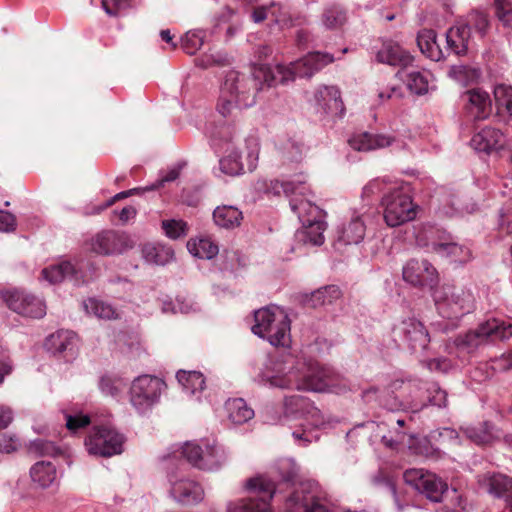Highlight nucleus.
Returning <instances> with one entry per match:
<instances>
[{
	"label": "nucleus",
	"mask_w": 512,
	"mask_h": 512,
	"mask_svg": "<svg viewBox=\"0 0 512 512\" xmlns=\"http://www.w3.org/2000/svg\"><path fill=\"white\" fill-rule=\"evenodd\" d=\"M258 381L281 389L336 392V376L332 371L291 354L270 360L258 375Z\"/></svg>",
	"instance_id": "1"
},
{
	"label": "nucleus",
	"mask_w": 512,
	"mask_h": 512,
	"mask_svg": "<svg viewBox=\"0 0 512 512\" xmlns=\"http://www.w3.org/2000/svg\"><path fill=\"white\" fill-rule=\"evenodd\" d=\"M259 90L255 73L249 76L230 70L220 86L216 109L223 117L231 116L237 110L254 105Z\"/></svg>",
	"instance_id": "2"
},
{
	"label": "nucleus",
	"mask_w": 512,
	"mask_h": 512,
	"mask_svg": "<svg viewBox=\"0 0 512 512\" xmlns=\"http://www.w3.org/2000/svg\"><path fill=\"white\" fill-rule=\"evenodd\" d=\"M280 186L284 194L290 198L291 210L298 216L302 225L308 223L312 229H315L316 235L311 238L312 242L317 246L323 244V232L326 229V224L321 220L319 207L306 198L311 194L306 183V177L299 175L296 179L282 181Z\"/></svg>",
	"instance_id": "3"
},
{
	"label": "nucleus",
	"mask_w": 512,
	"mask_h": 512,
	"mask_svg": "<svg viewBox=\"0 0 512 512\" xmlns=\"http://www.w3.org/2000/svg\"><path fill=\"white\" fill-rule=\"evenodd\" d=\"M512 336V324L499 319H490L481 323L475 330L457 336L447 348L452 354L456 350L457 356L474 352L479 346L497 340H506Z\"/></svg>",
	"instance_id": "4"
},
{
	"label": "nucleus",
	"mask_w": 512,
	"mask_h": 512,
	"mask_svg": "<svg viewBox=\"0 0 512 512\" xmlns=\"http://www.w3.org/2000/svg\"><path fill=\"white\" fill-rule=\"evenodd\" d=\"M252 332L267 339L273 346L286 347L290 344V320L280 307L272 305L259 309L254 314Z\"/></svg>",
	"instance_id": "5"
},
{
	"label": "nucleus",
	"mask_w": 512,
	"mask_h": 512,
	"mask_svg": "<svg viewBox=\"0 0 512 512\" xmlns=\"http://www.w3.org/2000/svg\"><path fill=\"white\" fill-rule=\"evenodd\" d=\"M434 301L443 318L459 320L475 308L473 293L461 286L443 285L434 292Z\"/></svg>",
	"instance_id": "6"
},
{
	"label": "nucleus",
	"mask_w": 512,
	"mask_h": 512,
	"mask_svg": "<svg viewBox=\"0 0 512 512\" xmlns=\"http://www.w3.org/2000/svg\"><path fill=\"white\" fill-rule=\"evenodd\" d=\"M383 215L386 224L398 227L416 218L417 205L404 187L393 186L382 197Z\"/></svg>",
	"instance_id": "7"
},
{
	"label": "nucleus",
	"mask_w": 512,
	"mask_h": 512,
	"mask_svg": "<svg viewBox=\"0 0 512 512\" xmlns=\"http://www.w3.org/2000/svg\"><path fill=\"white\" fill-rule=\"evenodd\" d=\"M246 488L257 493L258 496L228 502L227 512H271L270 500L275 493L274 482L260 475L250 478L246 483Z\"/></svg>",
	"instance_id": "8"
},
{
	"label": "nucleus",
	"mask_w": 512,
	"mask_h": 512,
	"mask_svg": "<svg viewBox=\"0 0 512 512\" xmlns=\"http://www.w3.org/2000/svg\"><path fill=\"white\" fill-rule=\"evenodd\" d=\"M182 454L192 466L204 471H216L227 460L224 448L209 441L202 444L187 442L182 448Z\"/></svg>",
	"instance_id": "9"
},
{
	"label": "nucleus",
	"mask_w": 512,
	"mask_h": 512,
	"mask_svg": "<svg viewBox=\"0 0 512 512\" xmlns=\"http://www.w3.org/2000/svg\"><path fill=\"white\" fill-rule=\"evenodd\" d=\"M124 436L110 426H96L85 440L89 454L111 457L123 452Z\"/></svg>",
	"instance_id": "10"
},
{
	"label": "nucleus",
	"mask_w": 512,
	"mask_h": 512,
	"mask_svg": "<svg viewBox=\"0 0 512 512\" xmlns=\"http://www.w3.org/2000/svg\"><path fill=\"white\" fill-rule=\"evenodd\" d=\"M317 489L314 482H301L286 499V512H329L318 497Z\"/></svg>",
	"instance_id": "11"
},
{
	"label": "nucleus",
	"mask_w": 512,
	"mask_h": 512,
	"mask_svg": "<svg viewBox=\"0 0 512 512\" xmlns=\"http://www.w3.org/2000/svg\"><path fill=\"white\" fill-rule=\"evenodd\" d=\"M392 334L395 342L414 352L425 350L430 342L427 329L415 318H407L397 323Z\"/></svg>",
	"instance_id": "12"
},
{
	"label": "nucleus",
	"mask_w": 512,
	"mask_h": 512,
	"mask_svg": "<svg viewBox=\"0 0 512 512\" xmlns=\"http://www.w3.org/2000/svg\"><path fill=\"white\" fill-rule=\"evenodd\" d=\"M160 378L141 375L134 379L130 388V402L141 414L148 412L158 400Z\"/></svg>",
	"instance_id": "13"
},
{
	"label": "nucleus",
	"mask_w": 512,
	"mask_h": 512,
	"mask_svg": "<svg viewBox=\"0 0 512 512\" xmlns=\"http://www.w3.org/2000/svg\"><path fill=\"white\" fill-rule=\"evenodd\" d=\"M4 301L13 312L27 318L41 319L46 315L45 301L27 291L14 289L4 294Z\"/></svg>",
	"instance_id": "14"
},
{
	"label": "nucleus",
	"mask_w": 512,
	"mask_h": 512,
	"mask_svg": "<svg viewBox=\"0 0 512 512\" xmlns=\"http://www.w3.org/2000/svg\"><path fill=\"white\" fill-rule=\"evenodd\" d=\"M405 482L424 494L433 502H440L448 486L434 473L423 469H408L404 472Z\"/></svg>",
	"instance_id": "15"
},
{
	"label": "nucleus",
	"mask_w": 512,
	"mask_h": 512,
	"mask_svg": "<svg viewBox=\"0 0 512 512\" xmlns=\"http://www.w3.org/2000/svg\"><path fill=\"white\" fill-rule=\"evenodd\" d=\"M131 237L121 231L103 230L90 243L91 250L99 255L110 256L126 252L133 247Z\"/></svg>",
	"instance_id": "16"
},
{
	"label": "nucleus",
	"mask_w": 512,
	"mask_h": 512,
	"mask_svg": "<svg viewBox=\"0 0 512 512\" xmlns=\"http://www.w3.org/2000/svg\"><path fill=\"white\" fill-rule=\"evenodd\" d=\"M86 264L81 261L73 264L70 261H63L59 264L46 267L41 272V278L50 284H56L64 279L71 280L75 285L87 283L92 279L84 270Z\"/></svg>",
	"instance_id": "17"
},
{
	"label": "nucleus",
	"mask_w": 512,
	"mask_h": 512,
	"mask_svg": "<svg viewBox=\"0 0 512 512\" xmlns=\"http://www.w3.org/2000/svg\"><path fill=\"white\" fill-rule=\"evenodd\" d=\"M171 497L179 503L193 505L204 499L202 486L191 479L172 475L169 478Z\"/></svg>",
	"instance_id": "18"
},
{
	"label": "nucleus",
	"mask_w": 512,
	"mask_h": 512,
	"mask_svg": "<svg viewBox=\"0 0 512 512\" xmlns=\"http://www.w3.org/2000/svg\"><path fill=\"white\" fill-rule=\"evenodd\" d=\"M402 276L405 282L415 286H432L437 282V270L427 260H409L403 267Z\"/></svg>",
	"instance_id": "19"
},
{
	"label": "nucleus",
	"mask_w": 512,
	"mask_h": 512,
	"mask_svg": "<svg viewBox=\"0 0 512 512\" xmlns=\"http://www.w3.org/2000/svg\"><path fill=\"white\" fill-rule=\"evenodd\" d=\"M314 101L318 110L332 117H341L344 105L340 91L335 86H319L314 93Z\"/></svg>",
	"instance_id": "20"
},
{
	"label": "nucleus",
	"mask_w": 512,
	"mask_h": 512,
	"mask_svg": "<svg viewBox=\"0 0 512 512\" xmlns=\"http://www.w3.org/2000/svg\"><path fill=\"white\" fill-rule=\"evenodd\" d=\"M259 87H271L278 84H286L295 79V71L292 63L289 66L277 64L275 66H261L254 70Z\"/></svg>",
	"instance_id": "21"
},
{
	"label": "nucleus",
	"mask_w": 512,
	"mask_h": 512,
	"mask_svg": "<svg viewBox=\"0 0 512 512\" xmlns=\"http://www.w3.org/2000/svg\"><path fill=\"white\" fill-rule=\"evenodd\" d=\"M505 135L496 128L485 127L478 131L471 139V146L478 152L491 154L506 147Z\"/></svg>",
	"instance_id": "22"
},
{
	"label": "nucleus",
	"mask_w": 512,
	"mask_h": 512,
	"mask_svg": "<svg viewBox=\"0 0 512 512\" xmlns=\"http://www.w3.org/2000/svg\"><path fill=\"white\" fill-rule=\"evenodd\" d=\"M77 335L70 330H58L46 338L45 347L54 355L72 357L77 347Z\"/></svg>",
	"instance_id": "23"
},
{
	"label": "nucleus",
	"mask_w": 512,
	"mask_h": 512,
	"mask_svg": "<svg viewBox=\"0 0 512 512\" xmlns=\"http://www.w3.org/2000/svg\"><path fill=\"white\" fill-rule=\"evenodd\" d=\"M479 484L490 494L502 497L512 505V478L501 473H486L479 477Z\"/></svg>",
	"instance_id": "24"
},
{
	"label": "nucleus",
	"mask_w": 512,
	"mask_h": 512,
	"mask_svg": "<svg viewBox=\"0 0 512 512\" xmlns=\"http://www.w3.org/2000/svg\"><path fill=\"white\" fill-rule=\"evenodd\" d=\"M333 61L334 57L329 53L313 52L293 62L292 67L296 76L309 78Z\"/></svg>",
	"instance_id": "25"
},
{
	"label": "nucleus",
	"mask_w": 512,
	"mask_h": 512,
	"mask_svg": "<svg viewBox=\"0 0 512 512\" xmlns=\"http://www.w3.org/2000/svg\"><path fill=\"white\" fill-rule=\"evenodd\" d=\"M465 108L474 119H485L491 110V101L488 93L480 89L465 92L462 96Z\"/></svg>",
	"instance_id": "26"
},
{
	"label": "nucleus",
	"mask_w": 512,
	"mask_h": 512,
	"mask_svg": "<svg viewBox=\"0 0 512 512\" xmlns=\"http://www.w3.org/2000/svg\"><path fill=\"white\" fill-rule=\"evenodd\" d=\"M377 59L379 62L401 67H407L413 61L410 53L393 41H387L382 45L377 53Z\"/></svg>",
	"instance_id": "27"
},
{
	"label": "nucleus",
	"mask_w": 512,
	"mask_h": 512,
	"mask_svg": "<svg viewBox=\"0 0 512 512\" xmlns=\"http://www.w3.org/2000/svg\"><path fill=\"white\" fill-rule=\"evenodd\" d=\"M424 245L429 246L431 251L442 258H447L452 262L465 263L471 259V251L455 242L431 241Z\"/></svg>",
	"instance_id": "28"
},
{
	"label": "nucleus",
	"mask_w": 512,
	"mask_h": 512,
	"mask_svg": "<svg viewBox=\"0 0 512 512\" xmlns=\"http://www.w3.org/2000/svg\"><path fill=\"white\" fill-rule=\"evenodd\" d=\"M392 141L393 139L387 135L363 132L353 135L349 139V145L354 150L366 152L390 146Z\"/></svg>",
	"instance_id": "29"
},
{
	"label": "nucleus",
	"mask_w": 512,
	"mask_h": 512,
	"mask_svg": "<svg viewBox=\"0 0 512 512\" xmlns=\"http://www.w3.org/2000/svg\"><path fill=\"white\" fill-rule=\"evenodd\" d=\"M30 477L36 485L48 488L58 483L56 466L50 461L36 462L30 469Z\"/></svg>",
	"instance_id": "30"
},
{
	"label": "nucleus",
	"mask_w": 512,
	"mask_h": 512,
	"mask_svg": "<svg viewBox=\"0 0 512 512\" xmlns=\"http://www.w3.org/2000/svg\"><path fill=\"white\" fill-rule=\"evenodd\" d=\"M470 37L469 26L458 24L451 27L446 33L447 50L464 55L468 51Z\"/></svg>",
	"instance_id": "31"
},
{
	"label": "nucleus",
	"mask_w": 512,
	"mask_h": 512,
	"mask_svg": "<svg viewBox=\"0 0 512 512\" xmlns=\"http://www.w3.org/2000/svg\"><path fill=\"white\" fill-rule=\"evenodd\" d=\"M417 45L422 54L433 61H440L445 57L436 40V32L432 29H423L418 33Z\"/></svg>",
	"instance_id": "32"
},
{
	"label": "nucleus",
	"mask_w": 512,
	"mask_h": 512,
	"mask_svg": "<svg viewBox=\"0 0 512 512\" xmlns=\"http://www.w3.org/2000/svg\"><path fill=\"white\" fill-rule=\"evenodd\" d=\"M213 219L217 226L225 229H234L243 220L242 212L235 206H218L213 212Z\"/></svg>",
	"instance_id": "33"
},
{
	"label": "nucleus",
	"mask_w": 512,
	"mask_h": 512,
	"mask_svg": "<svg viewBox=\"0 0 512 512\" xmlns=\"http://www.w3.org/2000/svg\"><path fill=\"white\" fill-rule=\"evenodd\" d=\"M242 144L237 147L229 146L226 149V155L220 160L219 166L221 172L229 176H237L243 173L244 165L241 160Z\"/></svg>",
	"instance_id": "34"
},
{
	"label": "nucleus",
	"mask_w": 512,
	"mask_h": 512,
	"mask_svg": "<svg viewBox=\"0 0 512 512\" xmlns=\"http://www.w3.org/2000/svg\"><path fill=\"white\" fill-rule=\"evenodd\" d=\"M405 82L409 91L416 95H424L429 90V76L426 71L410 70L407 72H398Z\"/></svg>",
	"instance_id": "35"
},
{
	"label": "nucleus",
	"mask_w": 512,
	"mask_h": 512,
	"mask_svg": "<svg viewBox=\"0 0 512 512\" xmlns=\"http://www.w3.org/2000/svg\"><path fill=\"white\" fill-rule=\"evenodd\" d=\"M365 231L363 220L356 217L339 231L338 242L344 245L359 244L365 236Z\"/></svg>",
	"instance_id": "36"
},
{
	"label": "nucleus",
	"mask_w": 512,
	"mask_h": 512,
	"mask_svg": "<svg viewBox=\"0 0 512 512\" xmlns=\"http://www.w3.org/2000/svg\"><path fill=\"white\" fill-rule=\"evenodd\" d=\"M186 246L189 253L199 259H212L219 252L218 245L207 237L191 238Z\"/></svg>",
	"instance_id": "37"
},
{
	"label": "nucleus",
	"mask_w": 512,
	"mask_h": 512,
	"mask_svg": "<svg viewBox=\"0 0 512 512\" xmlns=\"http://www.w3.org/2000/svg\"><path fill=\"white\" fill-rule=\"evenodd\" d=\"M225 407L229 420L235 424L246 423L254 417V410L242 398L229 399Z\"/></svg>",
	"instance_id": "38"
},
{
	"label": "nucleus",
	"mask_w": 512,
	"mask_h": 512,
	"mask_svg": "<svg viewBox=\"0 0 512 512\" xmlns=\"http://www.w3.org/2000/svg\"><path fill=\"white\" fill-rule=\"evenodd\" d=\"M176 378L183 390L189 395L196 396L205 388V378L198 371L179 370Z\"/></svg>",
	"instance_id": "39"
},
{
	"label": "nucleus",
	"mask_w": 512,
	"mask_h": 512,
	"mask_svg": "<svg viewBox=\"0 0 512 512\" xmlns=\"http://www.w3.org/2000/svg\"><path fill=\"white\" fill-rule=\"evenodd\" d=\"M497 113L501 116H512V86L498 84L493 91Z\"/></svg>",
	"instance_id": "40"
},
{
	"label": "nucleus",
	"mask_w": 512,
	"mask_h": 512,
	"mask_svg": "<svg viewBox=\"0 0 512 512\" xmlns=\"http://www.w3.org/2000/svg\"><path fill=\"white\" fill-rule=\"evenodd\" d=\"M346 12L338 4L325 8L322 14V24L327 29H337L346 22Z\"/></svg>",
	"instance_id": "41"
},
{
	"label": "nucleus",
	"mask_w": 512,
	"mask_h": 512,
	"mask_svg": "<svg viewBox=\"0 0 512 512\" xmlns=\"http://www.w3.org/2000/svg\"><path fill=\"white\" fill-rule=\"evenodd\" d=\"M84 308L88 314L94 315L99 319H114L117 317L116 310L110 304L97 300L88 299L84 302Z\"/></svg>",
	"instance_id": "42"
},
{
	"label": "nucleus",
	"mask_w": 512,
	"mask_h": 512,
	"mask_svg": "<svg viewBox=\"0 0 512 512\" xmlns=\"http://www.w3.org/2000/svg\"><path fill=\"white\" fill-rule=\"evenodd\" d=\"M162 230L168 238L178 240L188 234V225L182 219H170L162 221Z\"/></svg>",
	"instance_id": "43"
},
{
	"label": "nucleus",
	"mask_w": 512,
	"mask_h": 512,
	"mask_svg": "<svg viewBox=\"0 0 512 512\" xmlns=\"http://www.w3.org/2000/svg\"><path fill=\"white\" fill-rule=\"evenodd\" d=\"M341 297V290L336 285H329L318 289L312 294V302L314 305L331 304Z\"/></svg>",
	"instance_id": "44"
},
{
	"label": "nucleus",
	"mask_w": 512,
	"mask_h": 512,
	"mask_svg": "<svg viewBox=\"0 0 512 512\" xmlns=\"http://www.w3.org/2000/svg\"><path fill=\"white\" fill-rule=\"evenodd\" d=\"M205 33L202 30L189 31L182 38V48L189 54H195L204 43Z\"/></svg>",
	"instance_id": "45"
},
{
	"label": "nucleus",
	"mask_w": 512,
	"mask_h": 512,
	"mask_svg": "<svg viewBox=\"0 0 512 512\" xmlns=\"http://www.w3.org/2000/svg\"><path fill=\"white\" fill-rule=\"evenodd\" d=\"M125 384L122 379L114 376H103L99 382V388L105 395L112 397L117 396L124 388Z\"/></svg>",
	"instance_id": "46"
},
{
	"label": "nucleus",
	"mask_w": 512,
	"mask_h": 512,
	"mask_svg": "<svg viewBox=\"0 0 512 512\" xmlns=\"http://www.w3.org/2000/svg\"><path fill=\"white\" fill-rule=\"evenodd\" d=\"M462 25L469 26L470 34L471 30H474L483 37L488 28V19L486 14L476 11L470 13L467 17L466 23H462Z\"/></svg>",
	"instance_id": "47"
},
{
	"label": "nucleus",
	"mask_w": 512,
	"mask_h": 512,
	"mask_svg": "<svg viewBox=\"0 0 512 512\" xmlns=\"http://www.w3.org/2000/svg\"><path fill=\"white\" fill-rule=\"evenodd\" d=\"M305 154V146L303 143L288 140L283 146V157L290 162H299Z\"/></svg>",
	"instance_id": "48"
},
{
	"label": "nucleus",
	"mask_w": 512,
	"mask_h": 512,
	"mask_svg": "<svg viewBox=\"0 0 512 512\" xmlns=\"http://www.w3.org/2000/svg\"><path fill=\"white\" fill-rule=\"evenodd\" d=\"M309 400L305 397L294 395L284 399V408L287 414H304L309 406Z\"/></svg>",
	"instance_id": "49"
},
{
	"label": "nucleus",
	"mask_w": 512,
	"mask_h": 512,
	"mask_svg": "<svg viewBox=\"0 0 512 512\" xmlns=\"http://www.w3.org/2000/svg\"><path fill=\"white\" fill-rule=\"evenodd\" d=\"M158 186H159V180H157L155 183H153L152 185H149V186L137 187V188H133V189H129L127 191H123V192L117 193L110 200H108L105 203V205L99 209V211L110 207L111 205H113L118 200L127 198V197L132 196V195L142 194V193H145V192L153 191V190L157 189Z\"/></svg>",
	"instance_id": "50"
},
{
	"label": "nucleus",
	"mask_w": 512,
	"mask_h": 512,
	"mask_svg": "<svg viewBox=\"0 0 512 512\" xmlns=\"http://www.w3.org/2000/svg\"><path fill=\"white\" fill-rule=\"evenodd\" d=\"M452 73L455 78L463 83L474 82L480 77V70L465 65L455 66L452 69Z\"/></svg>",
	"instance_id": "51"
},
{
	"label": "nucleus",
	"mask_w": 512,
	"mask_h": 512,
	"mask_svg": "<svg viewBox=\"0 0 512 512\" xmlns=\"http://www.w3.org/2000/svg\"><path fill=\"white\" fill-rule=\"evenodd\" d=\"M246 149L247 169L252 171L256 167L259 154V143L255 138H248L244 142Z\"/></svg>",
	"instance_id": "52"
},
{
	"label": "nucleus",
	"mask_w": 512,
	"mask_h": 512,
	"mask_svg": "<svg viewBox=\"0 0 512 512\" xmlns=\"http://www.w3.org/2000/svg\"><path fill=\"white\" fill-rule=\"evenodd\" d=\"M193 310V304L190 300L186 298H177L175 302H167L162 303V312H172V313H189Z\"/></svg>",
	"instance_id": "53"
},
{
	"label": "nucleus",
	"mask_w": 512,
	"mask_h": 512,
	"mask_svg": "<svg viewBox=\"0 0 512 512\" xmlns=\"http://www.w3.org/2000/svg\"><path fill=\"white\" fill-rule=\"evenodd\" d=\"M30 450L43 456H55L60 451L53 442L43 439H37L31 442Z\"/></svg>",
	"instance_id": "54"
},
{
	"label": "nucleus",
	"mask_w": 512,
	"mask_h": 512,
	"mask_svg": "<svg viewBox=\"0 0 512 512\" xmlns=\"http://www.w3.org/2000/svg\"><path fill=\"white\" fill-rule=\"evenodd\" d=\"M130 6V0H102V8L109 16H118Z\"/></svg>",
	"instance_id": "55"
},
{
	"label": "nucleus",
	"mask_w": 512,
	"mask_h": 512,
	"mask_svg": "<svg viewBox=\"0 0 512 512\" xmlns=\"http://www.w3.org/2000/svg\"><path fill=\"white\" fill-rule=\"evenodd\" d=\"M66 427L72 432H76L78 429L83 428L90 424V418L88 415L78 413L71 415L65 413Z\"/></svg>",
	"instance_id": "56"
},
{
	"label": "nucleus",
	"mask_w": 512,
	"mask_h": 512,
	"mask_svg": "<svg viewBox=\"0 0 512 512\" xmlns=\"http://www.w3.org/2000/svg\"><path fill=\"white\" fill-rule=\"evenodd\" d=\"M466 436L476 444H486L491 441L492 433L486 428L485 430H478L476 428H467L465 430Z\"/></svg>",
	"instance_id": "57"
},
{
	"label": "nucleus",
	"mask_w": 512,
	"mask_h": 512,
	"mask_svg": "<svg viewBox=\"0 0 512 512\" xmlns=\"http://www.w3.org/2000/svg\"><path fill=\"white\" fill-rule=\"evenodd\" d=\"M423 364L430 371H434V372L446 373L452 368L451 361L445 357L429 359V360L424 361Z\"/></svg>",
	"instance_id": "58"
},
{
	"label": "nucleus",
	"mask_w": 512,
	"mask_h": 512,
	"mask_svg": "<svg viewBox=\"0 0 512 512\" xmlns=\"http://www.w3.org/2000/svg\"><path fill=\"white\" fill-rule=\"evenodd\" d=\"M186 162L181 160L169 165L164 174H162V184L175 181L186 167Z\"/></svg>",
	"instance_id": "59"
},
{
	"label": "nucleus",
	"mask_w": 512,
	"mask_h": 512,
	"mask_svg": "<svg viewBox=\"0 0 512 512\" xmlns=\"http://www.w3.org/2000/svg\"><path fill=\"white\" fill-rule=\"evenodd\" d=\"M16 227V217L8 211L0 210V232H14Z\"/></svg>",
	"instance_id": "60"
},
{
	"label": "nucleus",
	"mask_w": 512,
	"mask_h": 512,
	"mask_svg": "<svg viewBox=\"0 0 512 512\" xmlns=\"http://www.w3.org/2000/svg\"><path fill=\"white\" fill-rule=\"evenodd\" d=\"M302 415L305 416L310 421L311 425L314 427H320L321 425L324 424V419L321 411L318 408H316L311 402H309L308 408L305 409L304 414Z\"/></svg>",
	"instance_id": "61"
},
{
	"label": "nucleus",
	"mask_w": 512,
	"mask_h": 512,
	"mask_svg": "<svg viewBox=\"0 0 512 512\" xmlns=\"http://www.w3.org/2000/svg\"><path fill=\"white\" fill-rule=\"evenodd\" d=\"M18 439L7 433H0V452L11 453L18 447Z\"/></svg>",
	"instance_id": "62"
},
{
	"label": "nucleus",
	"mask_w": 512,
	"mask_h": 512,
	"mask_svg": "<svg viewBox=\"0 0 512 512\" xmlns=\"http://www.w3.org/2000/svg\"><path fill=\"white\" fill-rule=\"evenodd\" d=\"M142 256L149 264H158L159 251L156 244L146 243L142 247Z\"/></svg>",
	"instance_id": "63"
},
{
	"label": "nucleus",
	"mask_w": 512,
	"mask_h": 512,
	"mask_svg": "<svg viewBox=\"0 0 512 512\" xmlns=\"http://www.w3.org/2000/svg\"><path fill=\"white\" fill-rule=\"evenodd\" d=\"M386 183L384 180L374 179L364 186L362 196L369 198L375 193L384 191Z\"/></svg>",
	"instance_id": "64"
}]
</instances>
